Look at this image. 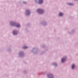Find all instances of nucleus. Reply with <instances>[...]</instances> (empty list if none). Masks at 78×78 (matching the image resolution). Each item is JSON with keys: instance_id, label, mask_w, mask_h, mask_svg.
<instances>
[{"instance_id": "1", "label": "nucleus", "mask_w": 78, "mask_h": 78, "mask_svg": "<svg viewBox=\"0 0 78 78\" xmlns=\"http://www.w3.org/2000/svg\"><path fill=\"white\" fill-rule=\"evenodd\" d=\"M37 11L40 14H43L44 12V10L41 9H38L37 10Z\"/></svg>"}, {"instance_id": "2", "label": "nucleus", "mask_w": 78, "mask_h": 78, "mask_svg": "<svg viewBox=\"0 0 78 78\" xmlns=\"http://www.w3.org/2000/svg\"><path fill=\"white\" fill-rule=\"evenodd\" d=\"M30 14V11L29 10H27L26 11V14L27 15H29Z\"/></svg>"}, {"instance_id": "3", "label": "nucleus", "mask_w": 78, "mask_h": 78, "mask_svg": "<svg viewBox=\"0 0 78 78\" xmlns=\"http://www.w3.org/2000/svg\"><path fill=\"white\" fill-rule=\"evenodd\" d=\"M43 3V0H39V4H41Z\"/></svg>"}, {"instance_id": "4", "label": "nucleus", "mask_w": 78, "mask_h": 78, "mask_svg": "<svg viewBox=\"0 0 78 78\" xmlns=\"http://www.w3.org/2000/svg\"><path fill=\"white\" fill-rule=\"evenodd\" d=\"M10 24L11 25H12V26H15V25H16V23L13 22H11Z\"/></svg>"}, {"instance_id": "5", "label": "nucleus", "mask_w": 78, "mask_h": 78, "mask_svg": "<svg viewBox=\"0 0 78 78\" xmlns=\"http://www.w3.org/2000/svg\"><path fill=\"white\" fill-rule=\"evenodd\" d=\"M66 58H62V62H64V61H66Z\"/></svg>"}, {"instance_id": "6", "label": "nucleus", "mask_w": 78, "mask_h": 78, "mask_svg": "<svg viewBox=\"0 0 78 78\" xmlns=\"http://www.w3.org/2000/svg\"><path fill=\"white\" fill-rule=\"evenodd\" d=\"M75 65L74 64H73L72 66V69H74V68H75Z\"/></svg>"}, {"instance_id": "7", "label": "nucleus", "mask_w": 78, "mask_h": 78, "mask_svg": "<svg viewBox=\"0 0 78 78\" xmlns=\"http://www.w3.org/2000/svg\"><path fill=\"white\" fill-rule=\"evenodd\" d=\"M59 15L60 16H63V13H60Z\"/></svg>"}, {"instance_id": "8", "label": "nucleus", "mask_w": 78, "mask_h": 78, "mask_svg": "<svg viewBox=\"0 0 78 78\" xmlns=\"http://www.w3.org/2000/svg\"><path fill=\"white\" fill-rule=\"evenodd\" d=\"M13 34H17V32H16V31H13Z\"/></svg>"}, {"instance_id": "9", "label": "nucleus", "mask_w": 78, "mask_h": 78, "mask_svg": "<svg viewBox=\"0 0 78 78\" xmlns=\"http://www.w3.org/2000/svg\"><path fill=\"white\" fill-rule=\"evenodd\" d=\"M16 27H20V24H17L16 25Z\"/></svg>"}, {"instance_id": "10", "label": "nucleus", "mask_w": 78, "mask_h": 78, "mask_svg": "<svg viewBox=\"0 0 78 78\" xmlns=\"http://www.w3.org/2000/svg\"><path fill=\"white\" fill-rule=\"evenodd\" d=\"M49 75L51 76V78H53L51 76H52V77H53V75H52V74H50Z\"/></svg>"}, {"instance_id": "11", "label": "nucleus", "mask_w": 78, "mask_h": 78, "mask_svg": "<svg viewBox=\"0 0 78 78\" xmlns=\"http://www.w3.org/2000/svg\"><path fill=\"white\" fill-rule=\"evenodd\" d=\"M23 48H28V47H24Z\"/></svg>"}, {"instance_id": "12", "label": "nucleus", "mask_w": 78, "mask_h": 78, "mask_svg": "<svg viewBox=\"0 0 78 78\" xmlns=\"http://www.w3.org/2000/svg\"><path fill=\"white\" fill-rule=\"evenodd\" d=\"M69 4L70 5H73V4H72V3H69Z\"/></svg>"}, {"instance_id": "13", "label": "nucleus", "mask_w": 78, "mask_h": 78, "mask_svg": "<svg viewBox=\"0 0 78 78\" xmlns=\"http://www.w3.org/2000/svg\"><path fill=\"white\" fill-rule=\"evenodd\" d=\"M36 1H37V0H35V2H36Z\"/></svg>"}, {"instance_id": "14", "label": "nucleus", "mask_w": 78, "mask_h": 78, "mask_svg": "<svg viewBox=\"0 0 78 78\" xmlns=\"http://www.w3.org/2000/svg\"><path fill=\"white\" fill-rule=\"evenodd\" d=\"M23 3H25V2H24Z\"/></svg>"}, {"instance_id": "15", "label": "nucleus", "mask_w": 78, "mask_h": 78, "mask_svg": "<svg viewBox=\"0 0 78 78\" xmlns=\"http://www.w3.org/2000/svg\"><path fill=\"white\" fill-rule=\"evenodd\" d=\"M48 76H49V75H48Z\"/></svg>"}]
</instances>
